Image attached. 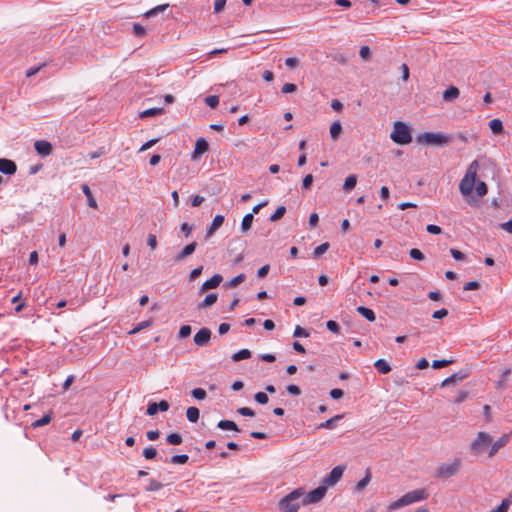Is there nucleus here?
Segmentation results:
<instances>
[{
	"label": "nucleus",
	"instance_id": "473e14b6",
	"mask_svg": "<svg viewBox=\"0 0 512 512\" xmlns=\"http://www.w3.org/2000/svg\"><path fill=\"white\" fill-rule=\"evenodd\" d=\"M342 131V125L340 121H334L330 126V135L332 139L336 140Z\"/></svg>",
	"mask_w": 512,
	"mask_h": 512
},
{
	"label": "nucleus",
	"instance_id": "aec40b11",
	"mask_svg": "<svg viewBox=\"0 0 512 512\" xmlns=\"http://www.w3.org/2000/svg\"><path fill=\"white\" fill-rule=\"evenodd\" d=\"M218 295L216 293L208 294L205 299L198 304V309H205L216 303Z\"/></svg>",
	"mask_w": 512,
	"mask_h": 512
},
{
	"label": "nucleus",
	"instance_id": "58836bf2",
	"mask_svg": "<svg viewBox=\"0 0 512 512\" xmlns=\"http://www.w3.org/2000/svg\"><path fill=\"white\" fill-rule=\"evenodd\" d=\"M152 324V321L151 320H146V321H142L140 323H138L130 332L129 334H136L138 332H140L141 330L151 326Z\"/></svg>",
	"mask_w": 512,
	"mask_h": 512
},
{
	"label": "nucleus",
	"instance_id": "20e7f679",
	"mask_svg": "<svg viewBox=\"0 0 512 512\" xmlns=\"http://www.w3.org/2000/svg\"><path fill=\"white\" fill-rule=\"evenodd\" d=\"M390 137L395 143L400 145L409 144L412 141L409 127L401 121H396L394 123V128Z\"/></svg>",
	"mask_w": 512,
	"mask_h": 512
},
{
	"label": "nucleus",
	"instance_id": "f03ea898",
	"mask_svg": "<svg viewBox=\"0 0 512 512\" xmlns=\"http://www.w3.org/2000/svg\"><path fill=\"white\" fill-rule=\"evenodd\" d=\"M303 488H297L284 496L278 503L280 512H298L302 502Z\"/></svg>",
	"mask_w": 512,
	"mask_h": 512
},
{
	"label": "nucleus",
	"instance_id": "6e6d98bb",
	"mask_svg": "<svg viewBox=\"0 0 512 512\" xmlns=\"http://www.w3.org/2000/svg\"><path fill=\"white\" fill-rule=\"evenodd\" d=\"M468 397V392L467 391H464V390H461L457 393L455 399H454V402L456 404H460L462 403L463 401L466 400V398Z\"/></svg>",
	"mask_w": 512,
	"mask_h": 512
},
{
	"label": "nucleus",
	"instance_id": "052dcab7",
	"mask_svg": "<svg viewBox=\"0 0 512 512\" xmlns=\"http://www.w3.org/2000/svg\"><path fill=\"white\" fill-rule=\"evenodd\" d=\"M191 334V327L189 325H183L179 330V337L186 338Z\"/></svg>",
	"mask_w": 512,
	"mask_h": 512
},
{
	"label": "nucleus",
	"instance_id": "a211bd4d",
	"mask_svg": "<svg viewBox=\"0 0 512 512\" xmlns=\"http://www.w3.org/2000/svg\"><path fill=\"white\" fill-rule=\"evenodd\" d=\"M224 222V216L223 215H216L210 224V226L207 228L206 231V238L211 237L223 224Z\"/></svg>",
	"mask_w": 512,
	"mask_h": 512
},
{
	"label": "nucleus",
	"instance_id": "423d86ee",
	"mask_svg": "<svg viewBox=\"0 0 512 512\" xmlns=\"http://www.w3.org/2000/svg\"><path fill=\"white\" fill-rule=\"evenodd\" d=\"M492 443V437L486 432H479L477 437L472 441L470 449L474 454L485 451Z\"/></svg>",
	"mask_w": 512,
	"mask_h": 512
},
{
	"label": "nucleus",
	"instance_id": "5701e85b",
	"mask_svg": "<svg viewBox=\"0 0 512 512\" xmlns=\"http://www.w3.org/2000/svg\"><path fill=\"white\" fill-rule=\"evenodd\" d=\"M374 367L375 369L381 373V374H387L391 371V366L389 365V363L384 360V359H378L375 363H374Z\"/></svg>",
	"mask_w": 512,
	"mask_h": 512
},
{
	"label": "nucleus",
	"instance_id": "de8ad7c7",
	"mask_svg": "<svg viewBox=\"0 0 512 512\" xmlns=\"http://www.w3.org/2000/svg\"><path fill=\"white\" fill-rule=\"evenodd\" d=\"M162 487H163L162 483H160L159 481H157L155 479H150L149 485L147 486L146 490L155 492V491L160 490Z\"/></svg>",
	"mask_w": 512,
	"mask_h": 512
},
{
	"label": "nucleus",
	"instance_id": "c9c22d12",
	"mask_svg": "<svg viewBox=\"0 0 512 512\" xmlns=\"http://www.w3.org/2000/svg\"><path fill=\"white\" fill-rule=\"evenodd\" d=\"M169 7V4H161V5H158L152 9H150L149 11H147L144 16L145 17H151V16H154L160 12H164L167 8Z\"/></svg>",
	"mask_w": 512,
	"mask_h": 512
},
{
	"label": "nucleus",
	"instance_id": "dca6fc26",
	"mask_svg": "<svg viewBox=\"0 0 512 512\" xmlns=\"http://www.w3.org/2000/svg\"><path fill=\"white\" fill-rule=\"evenodd\" d=\"M209 150V144L204 138H200L196 141L194 151L192 153V159L196 160L200 155L206 153Z\"/></svg>",
	"mask_w": 512,
	"mask_h": 512
},
{
	"label": "nucleus",
	"instance_id": "bf43d9fd",
	"mask_svg": "<svg viewBox=\"0 0 512 512\" xmlns=\"http://www.w3.org/2000/svg\"><path fill=\"white\" fill-rule=\"evenodd\" d=\"M426 231L428 233H431V234H435V235H438V234H441L442 233V229L441 227L437 226V225H434V224H429L426 226Z\"/></svg>",
	"mask_w": 512,
	"mask_h": 512
},
{
	"label": "nucleus",
	"instance_id": "338daca9",
	"mask_svg": "<svg viewBox=\"0 0 512 512\" xmlns=\"http://www.w3.org/2000/svg\"><path fill=\"white\" fill-rule=\"evenodd\" d=\"M313 183V176L311 174L306 175L303 178L302 187L303 189H309Z\"/></svg>",
	"mask_w": 512,
	"mask_h": 512
},
{
	"label": "nucleus",
	"instance_id": "69168bd1",
	"mask_svg": "<svg viewBox=\"0 0 512 512\" xmlns=\"http://www.w3.org/2000/svg\"><path fill=\"white\" fill-rule=\"evenodd\" d=\"M193 227L189 225L187 222L182 223L181 231L185 235V237H189L192 233Z\"/></svg>",
	"mask_w": 512,
	"mask_h": 512
},
{
	"label": "nucleus",
	"instance_id": "864d4df0",
	"mask_svg": "<svg viewBox=\"0 0 512 512\" xmlns=\"http://www.w3.org/2000/svg\"><path fill=\"white\" fill-rule=\"evenodd\" d=\"M293 336L294 337H308L309 336V333L306 329H304L303 327L297 325L294 329V333H293Z\"/></svg>",
	"mask_w": 512,
	"mask_h": 512
},
{
	"label": "nucleus",
	"instance_id": "6e6552de",
	"mask_svg": "<svg viewBox=\"0 0 512 512\" xmlns=\"http://www.w3.org/2000/svg\"><path fill=\"white\" fill-rule=\"evenodd\" d=\"M327 492V488L324 485H321L317 487L316 489L310 491L309 493H306L303 489V496H302V502L303 505H308L312 503H318L323 499Z\"/></svg>",
	"mask_w": 512,
	"mask_h": 512
},
{
	"label": "nucleus",
	"instance_id": "0eeeda50",
	"mask_svg": "<svg viewBox=\"0 0 512 512\" xmlns=\"http://www.w3.org/2000/svg\"><path fill=\"white\" fill-rule=\"evenodd\" d=\"M460 460H455L452 463H444L440 465L435 472L438 478H449L456 475L459 471Z\"/></svg>",
	"mask_w": 512,
	"mask_h": 512
},
{
	"label": "nucleus",
	"instance_id": "37998d69",
	"mask_svg": "<svg viewBox=\"0 0 512 512\" xmlns=\"http://www.w3.org/2000/svg\"><path fill=\"white\" fill-rule=\"evenodd\" d=\"M453 362H454V360H452V359L434 360L432 362V367L434 369H439V368L448 366V365L452 364Z\"/></svg>",
	"mask_w": 512,
	"mask_h": 512
},
{
	"label": "nucleus",
	"instance_id": "c756f323",
	"mask_svg": "<svg viewBox=\"0 0 512 512\" xmlns=\"http://www.w3.org/2000/svg\"><path fill=\"white\" fill-rule=\"evenodd\" d=\"M371 477V470L370 468H367L365 471V476L356 485L357 491H362L371 481Z\"/></svg>",
	"mask_w": 512,
	"mask_h": 512
},
{
	"label": "nucleus",
	"instance_id": "09e8293b",
	"mask_svg": "<svg viewBox=\"0 0 512 512\" xmlns=\"http://www.w3.org/2000/svg\"><path fill=\"white\" fill-rule=\"evenodd\" d=\"M133 34L136 37H144L145 34H146V30H145V28L141 24L134 23L133 24Z\"/></svg>",
	"mask_w": 512,
	"mask_h": 512
},
{
	"label": "nucleus",
	"instance_id": "5fc2aeb1",
	"mask_svg": "<svg viewBox=\"0 0 512 512\" xmlns=\"http://www.w3.org/2000/svg\"><path fill=\"white\" fill-rule=\"evenodd\" d=\"M158 406L156 402H150L147 406L146 413L149 416H154L158 412Z\"/></svg>",
	"mask_w": 512,
	"mask_h": 512
},
{
	"label": "nucleus",
	"instance_id": "4c0bfd02",
	"mask_svg": "<svg viewBox=\"0 0 512 512\" xmlns=\"http://www.w3.org/2000/svg\"><path fill=\"white\" fill-rule=\"evenodd\" d=\"M286 212L285 206H279L276 211L270 216L269 220L271 222H276L281 219Z\"/></svg>",
	"mask_w": 512,
	"mask_h": 512
},
{
	"label": "nucleus",
	"instance_id": "a18cd8bd",
	"mask_svg": "<svg viewBox=\"0 0 512 512\" xmlns=\"http://www.w3.org/2000/svg\"><path fill=\"white\" fill-rule=\"evenodd\" d=\"M143 456L147 460H152L157 456V450L152 446L147 447L143 450Z\"/></svg>",
	"mask_w": 512,
	"mask_h": 512
},
{
	"label": "nucleus",
	"instance_id": "680f3d73",
	"mask_svg": "<svg viewBox=\"0 0 512 512\" xmlns=\"http://www.w3.org/2000/svg\"><path fill=\"white\" fill-rule=\"evenodd\" d=\"M287 392L294 396H299L301 394V390L297 385L290 384L287 386Z\"/></svg>",
	"mask_w": 512,
	"mask_h": 512
},
{
	"label": "nucleus",
	"instance_id": "774afa93",
	"mask_svg": "<svg viewBox=\"0 0 512 512\" xmlns=\"http://www.w3.org/2000/svg\"><path fill=\"white\" fill-rule=\"evenodd\" d=\"M480 287V284L478 281H470V282H467L464 287H463V290L465 291H468V290H476Z\"/></svg>",
	"mask_w": 512,
	"mask_h": 512
},
{
	"label": "nucleus",
	"instance_id": "8fccbe9b",
	"mask_svg": "<svg viewBox=\"0 0 512 512\" xmlns=\"http://www.w3.org/2000/svg\"><path fill=\"white\" fill-rule=\"evenodd\" d=\"M254 399L257 403L261 404V405H265L268 403L269 401V398L267 396L266 393L264 392H257L254 396Z\"/></svg>",
	"mask_w": 512,
	"mask_h": 512
},
{
	"label": "nucleus",
	"instance_id": "4d7b16f0",
	"mask_svg": "<svg viewBox=\"0 0 512 512\" xmlns=\"http://www.w3.org/2000/svg\"><path fill=\"white\" fill-rule=\"evenodd\" d=\"M296 90H297V86L293 83H286L282 86V89H281L282 93H285V94L293 93Z\"/></svg>",
	"mask_w": 512,
	"mask_h": 512
},
{
	"label": "nucleus",
	"instance_id": "f257e3e1",
	"mask_svg": "<svg viewBox=\"0 0 512 512\" xmlns=\"http://www.w3.org/2000/svg\"><path fill=\"white\" fill-rule=\"evenodd\" d=\"M429 497V494L425 488L415 489L407 492L402 497L397 499L396 501L391 502L387 510L389 512L400 509L404 506L411 505L416 502H420L426 500Z\"/></svg>",
	"mask_w": 512,
	"mask_h": 512
},
{
	"label": "nucleus",
	"instance_id": "4be33fe9",
	"mask_svg": "<svg viewBox=\"0 0 512 512\" xmlns=\"http://www.w3.org/2000/svg\"><path fill=\"white\" fill-rule=\"evenodd\" d=\"M217 427L221 430H232L235 432H240L237 424L231 420H220L217 424Z\"/></svg>",
	"mask_w": 512,
	"mask_h": 512
},
{
	"label": "nucleus",
	"instance_id": "cd10ccee",
	"mask_svg": "<svg viewBox=\"0 0 512 512\" xmlns=\"http://www.w3.org/2000/svg\"><path fill=\"white\" fill-rule=\"evenodd\" d=\"M164 113L163 108H149L140 113V118H149L162 115Z\"/></svg>",
	"mask_w": 512,
	"mask_h": 512
},
{
	"label": "nucleus",
	"instance_id": "4468645a",
	"mask_svg": "<svg viewBox=\"0 0 512 512\" xmlns=\"http://www.w3.org/2000/svg\"><path fill=\"white\" fill-rule=\"evenodd\" d=\"M223 277L220 274H214L209 280L205 281L201 288L200 293L217 288L222 282Z\"/></svg>",
	"mask_w": 512,
	"mask_h": 512
},
{
	"label": "nucleus",
	"instance_id": "6ab92c4d",
	"mask_svg": "<svg viewBox=\"0 0 512 512\" xmlns=\"http://www.w3.org/2000/svg\"><path fill=\"white\" fill-rule=\"evenodd\" d=\"M460 92L459 89L455 86H450L447 88L442 95L444 101L451 102L458 98Z\"/></svg>",
	"mask_w": 512,
	"mask_h": 512
},
{
	"label": "nucleus",
	"instance_id": "f3484780",
	"mask_svg": "<svg viewBox=\"0 0 512 512\" xmlns=\"http://www.w3.org/2000/svg\"><path fill=\"white\" fill-rule=\"evenodd\" d=\"M510 440V435L509 434H504L502 435L498 440H496L490 450H489V456L492 457L494 456L499 449H501L502 447H504Z\"/></svg>",
	"mask_w": 512,
	"mask_h": 512
},
{
	"label": "nucleus",
	"instance_id": "603ef678",
	"mask_svg": "<svg viewBox=\"0 0 512 512\" xmlns=\"http://www.w3.org/2000/svg\"><path fill=\"white\" fill-rule=\"evenodd\" d=\"M326 327L329 331L333 332V333H339L340 331V326L339 324L334 321V320H329L326 322Z\"/></svg>",
	"mask_w": 512,
	"mask_h": 512
},
{
	"label": "nucleus",
	"instance_id": "ddd939ff",
	"mask_svg": "<svg viewBox=\"0 0 512 512\" xmlns=\"http://www.w3.org/2000/svg\"><path fill=\"white\" fill-rule=\"evenodd\" d=\"M17 171V165L13 160L0 158V172L5 175H13Z\"/></svg>",
	"mask_w": 512,
	"mask_h": 512
},
{
	"label": "nucleus",
	"instance_id": "1a4fd4ad",
	"mask_svg": "<svg viewBox=\"0 0 512 512\" xmlns=\"http://www.w3.org/2000/svg\"><path fill=\"white\" fill-rule=\"evenodd\" d=\"M345 467L338 465L335 466L323 479V485L333 486L335 485L342 477Z\"/></svg>",
	"mask_w": 512,
	"mask_h": 512
},
{
	"label": "nucleus",
	"instance_id": "79ce46f5",
	"mask_svg": "<svg viewBox=\"0 0 512 512\" xmlns=\"http://www.w3.org/2000/svg\"><path fill=\"white\" fill-rule=\"evenodd\" d=\"M475 191H476V194L479 197L485 196L487 194V191H488L486 183L483 182V181L478 182L476 187H475Z\"/></svg>",
	"mask_w": 512,
	"mask_h": 512
},
{
	"label": "nucleus",
	"instance_id": "c85d7f7f",
	"mask_svg": "<svg viewBox=\"0 0 512 512\" xmlns=\"http://www.w3.org/2000/svg\"><path fill=\"white\" fill-rule=\"evenodd\" d=\"M343 418V415L339 414V415H336L328 420H326L325 422L321 423L318 428L319 429H333L336 425V422L341 420Z\"/></svg>",
	"mask_w": 512,
	"mask_h": 512
},
{
	"label": "nucleus",
	"instance_id": "13d9d810",
	"mask_svg": "<svg viewBox=\"0 0 512 512\" xmlns=\"http://www.w3.org/2000/svg\"><path fill=\"white\" fill-rule=\"evenodd\" d=\"M237 413L242 416L253 417L255 415L254 411L248 407H241L237 409Z\"/></svg>",
	"mask_w": 512,
	"mask_h": 512
},
{
	"label": "nucleus",
	"instance_id": "3c124183",
	"mask_svg": "<svg viewBox=\"0 0 512 512\" xmlns=\"http://www.w3.org/2000/svg\"><path fill=\"white\" fill-rule=\"evenodd\" d=\"M409 255L414 260H418V261L424 260V254L417 248H412L409 251Z\"/></svg>",
	"mask_w": 512,
	"mask_h": 512
},
{
	"label": "nucleus",
	"instance_id": "393cba45",
	"mask_svg": "<svg viewBox=\"0 0 512 512\" xmlns=\"http://www.w3.org/2000/svg\"><path fill=\"white\" fill-rule=\"evenodd\" d=\"M253 219H254L253 213H248L243 217L242 222H241V231L243 233H247L251 229Z\"/></svg>",
	"mask_w": 512,
	"mask_h": 512
},
{
	"label": "nucleus",
	"instance_id": "39448f33",
	"mask_svg": "<svg viewBox=\"0 0 512 512\" xmlns=\"http://www.w3.org/2000/svg\"><path fill=\"white\" fill-rule=\"evenodd\" d=\"M418 143L443 146L449 143V138L442 133L425 132L416 138Z\"/></svg>",
	"mask_w": 512,
	"mask_h": 512
},
{
	"label": "nucleus",
	"instance_id": "72a5a7b5",
	"mask_svg": "<svg viewBox=\"0 0 512 512\" xmlns=\"http://www.w3.org/2000/svg\"><path fill=\"white\" fill-rule=\"evenodd\" d=\"M245 278H246L245 274L241 273V274L235 276L234 278H232L230 281L226 282L225 287L226 288H234V287L240 285L245 280Z\"/></svg>",
	"mask_w": 512,
	"mask_h": 512
},
{
	"label": "nucleus",
	"instance_id": "412c9836",
	"mask_svg": "<svg viewBox=\"0 0 512 512\" xmlns=\"http://www.w3.org/2000/svg\"><path fill=\"white\" fill-rule=\"evenodd\" d=\"M82 192L87 197L88 206L91 208H97V202L91 192L90 187L87 184L81 186Z\"/></svg>",
	"mask_w": 512,
	"mask_h": 512
},
{
	"label": "nucleus",
	"instance_id": "bb28decb",
	"mask_svg": "<svg viewBox=\"0 0 512 512\" xmlns=\"http://www.w3.org/2000/svg\"><path fill=\"white\" fill-rule=\"evenodd\" d=\"M356 184H357V176L355 174H351L345 179L344 184H343V190L345 192H350L351 190H353L355 188Z\"/></svg>",
	"mask_w": 512,
	"mask_h": 512
},
{
	"label": "nucleus",
	"instance_id": "f8f14e48",
	"mask_svg": "<svg viewBox=\"0 0 512 512\" xmlns=\"http://www.w3.org/2000/svg\"><path fill=\"white\" fill-rule=\"evenodd\" d=\"M34 148L41 157H47L51 155L53 151L52 144L46 140H37L34 143Z\"/></svg>",
	"mask_w": 512,
	"mask_h": 512
},
{
	"label": "nucleus",
	"instance_id": "9b49d317",
	"mask_svg": "<svg viewBox=\"0 0 512 512\" xmlns=\"http://www.w3.org/2000/svg\"><path fill=\"white\" fill-rule=\"evenodd\" d=\"M211 339V330L209 328H201L195 335H194V343L199 346L203 347L206 346Z\"/></svg>",
	"mask_w": 512,
	"mask_h": 512
},
{
	"label": "nucleus",
	"instance_id": "e433bc0d",
	"mask_svg": "<svg viewBox=\"0 0 512 512\" xmlns=\"http://www.w3.org/2000/svg\"><path fill=\"white\" fill-rule=\"evenodd\" d=\"M166 441L170 445H180L183 441L182 436L178 433H171L167 436Z\"/></svg>",
	"mask_w": 512,
	"mask_h": 512
},
{
	"label": "nucleus",
	"instance_id": "c03bdc74",
	"mask_svg": "<svg viewBox=\"0 0 512 512\" xmlns=\"http://www.w3.org/2000/svg\"><path fill=\"white\" fill-rule=\"evenodd\" d=\"M205 103L212 109L219 105V97L217 95H210L205 98Z\"/></svg>",
	"mask_w": 512,
	"mask_h": 512
},
{
	"label": "nucleus",
	"instance_id": "7c9ffc66",
	"mask_svg": "<svg viewBox=\"0 0 512 512\" xmlns=\"http://www.w3.org/2000/svg\"><path fill=\"white\" fill-rule=\"evenodd\" d=\"M251 351L249 349H242L236 353H234L231 357L232 361L238 362L244 359H249L251 357Z\"/></svg>",
	"mask_w": 512,
	"mask_h": 512
},
{
	"label": "nucleus",
	"instance_id": "7ed1b4c3",
	"mask_svg": "<svg viewBox=\"0 0 512 512\" xmlns=\"http://www.w3.org/2000/svg\"><path fill=\"white\" fill-rule=\"evenodd\" d=\"M478 168V161H472L468 166L464 177L461 179L459 183V190L463 196H469L472 193L475 180L477 177Z\"/></svg>",
	"mask_w": 512,
	"mask_h": 512
},
{
	"label": "nucleus",
	"instance_id": "a19ab883",
	"mask_svg": "<svg viewBox=\"0 0 512 512\" xmlns=\"http://www.w3.org/2000/svg\"><path fill=\"white\" fill-rule=\"evenodd\" d=\"M189 460L187 454L174 455L171 457L170 462L173 464H185Z\"/></svg>",
	"mask_w": 512,
	"mask_h": 512
},
{
	"label": "nucleus",
	"instance_id": "ea45409f",
	"mask_svg": "<svg viewBox=\"0 0 512 512\" xmlns=\"http://www.w3.org/2000/svg\"><path fill=\"white\" fill-rule=\"evenodd\" d=\"M328 248H329V243L328 242L320 244L313 251L314 257H316V258L320 257L321 255H323L328 250Z\"/></svg>",
	"mask_w": 512,
	"mask_h": 512
},
{
	"label": "nucleus",
	"instance_id": "a878e982",
	"mask_svg": "<svg viewBox=\"0 0 512 512\" xmlns=\"http://www.w3.org/2000/svg\"><path fill=\"white\" fill-rule=\"evenodd\" d=\"M489 128L491 129L492 133L496 135L501 134L504 130L503 123L498 118L492 119L489 122Z\"/></svg>",
	"mask_w": 512,
	"mask_h": 512
},
{
	"label": "nucleus",
	"instance_id": "e2e57ef3",
	"mask_svg": "<svg viewBox=\"0 0 512 512\" xmlns=\"http://www.w3.org/2000/svg\"><path fill=\"white\" fill-rule=\"evenodd\" d=\"M202 270H203V266H199V267H197V268L193 269V270L190 272V274H189V280H190V281H193V280H195L196 278H198V277L201 275Z\"/></svg>",
	"mask_w": 512,
	"mask_h": 512
},
{
	"label": "nucleus",
	"instance_id": "2f4dec72",
	"mask_svg": "<svg viewBox=\"0 0 512 512\" xmlns=\"http://www.w3.org/2000/svg\"><path fill=\"white\" fill-rule=\"evenodd\" d=\"M199 409L197 407H189L186 411V417L187 419L192 422V423H196L199 419Z\"/></svg>",
	"mask_w": 512,
	"mask_h": 512
},
{
	"label": "nucleus",
	"instance_id": "49530a36",
	"mask_svg": "<svg viewBox=\"0 0 512 512\" xmlns=\"http://www.w3.org/2000/svg\"><path fill=\"white\" fill-rule=\"evenodd\" d=\"M191 395L197 400H204L207 396V393L202 388H195L191 391Z\"/></svg>",
	"mask_w": 512,
	"mask_h": 512
},
{
	"label": "nucleus",
	"instance_id": "0e129e2a",
	"mask_svg": "<svg viewBox=\"0 0 512 512\" xmlns=\"http://www.w3.org/2000/svg\"><path fill=\"white\" fill-rule=\"evenodd\" d=\"M158 141H159V139H158V138H154V139H151V140L147 141L146 143H144V144L140 147L139 151H140V152H143V151H146V150L150 149V148H151L153 145H155Z\"/></svg>",
	"mask_w": 512,
	"mask_h": 512
},
{
	"label": "nucleus",
	"instance_id": "2eb2a0df",
	"mask_svg": "<svg viewBox=\"0 0 512 512\" xmlns=\"http://www.w3.org/2000/svg\"><path fill=\"white\" fill-rule=\"evenodd\" d=\"M196 247H197V242L193 241L191 243H189L188 245H186L174 258V261L175 262H181L183 261L185 258L189 257L190 255H192L195 250H196Z\"/></svg>",
	"mask_w": 512,
	"mask_h": 512
},
{
	"label": "nucleus",
	"instance_id": "b1692460",
	"mask_svg": "<svg viewBox=\"0 0 512 512\" xmlns=\"http://www.w3.org/2000/svg\"><path fill=\"white\" fill-rule=\"evenodd\" d=\"M356 311L370 322H373L376 319L374 311L370 308L359 306L356 308Z\"/></svg>",
	"mask_w": 512,
	"mask_h": 512
},
{
	"label": "nucleus",
	"instance_id": "f704fd0d",
	"mask_svg": "<svg viewBox=\"0 0 512 512\" xmlns=\"http://www.w3.org/2000/svg\"><path fill=\"white\" fill-rule=\"evenodd\" d=\"M51 420H52L51 413L46 414V415H44L42 418H40V419H38V420L34 421V422L32 423V427H33V428H39V427H42V426H44V425L49 424V423L51 422Z\"/></svg>",
	"mask_w": 512,
	"mask_h": 512
},
{
	"label": "nucleus",
	"instance_id": "9d476101",
	"mask_svg": "<svg viewBox=\"0 0 512 512\" xmlns=\"http://www.w3.org/2000/svg\"><path fill=\"white\" fill-rule=\"evenodd\" d=\"M469 376V372L467 370H461L457 373H454L453 375L445 378L440 386L441 387H448L450 385H454L456 383L462 382Z\"/></svg>",
	"mask_w": 512,
	"mask_h": 512
}]
</instances>
